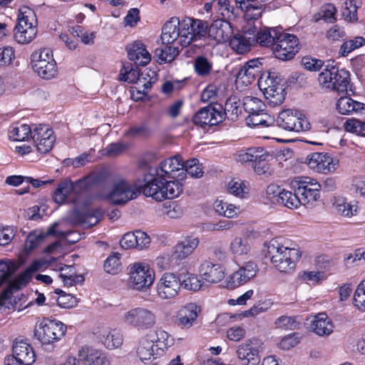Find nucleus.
Returning a JSON list of instances; mask_svg holds the SVG:
<instances>
[{"label":"nucleus","mask_w":365,"mask_h":365,"mask_svg":"<svg viewBox=\"0 0 365 365\" xmlns=\"http://www.w3.org/2000/svg\"><path fill=\"white\" fill-rule=\"evenodd\" d=\"M105 180L106 176L102 173H91L75 182L65 180L58 185L53 193V200L58 204L74 202L83 190L102 184Z\"/></svg>","instance_id":"nucleus-4"},{"label":"nucleus","mask_w":365,"mask_h":365,"mask_svg":"<svg viewBox=\"0 0 365 365\" xmlns=\"http://www.w3.org/2000/svg\"><path fill=\"white\" fill-rule=\"evenodd\" d=\"M99 341L108 349L119 347L123 344V336L116 329L103 330L98 336Z\"/></svg>","instance_id":"nucleus-42"},{"label":"nucleus","mask_w":365,"mask_h":365,"mask_svg":"<svg viewBox=\"0 0 365 365\" xmlns=\"http://www.w3.org/2000/svg\"><path fill=\"white\" fill-rule=\"evenodd\" d=\"M17 266L11 260H0V285L6 282L16 272Z\"/></svg>","instance_id":"nucleus-58"},{"label":"nucleus","mask_w":365,"mask_h":365,"mask_svg":"<svg viewBox=\"0 0 365 365\" xmlns=\"http://www.w3.org/2000/svg\"><path fill=\"white\" fill-rule=\"evenodd\" d=\"M161 212L169 218L177 219L182 216L184 209L176 202H167L162 205Z\"/></svg>","instance_id":"nucleus-55"},{"label":"nucleus","mask_w":365,"mask_h":365,"mask_svg":"<svg viewBox=\"0 0 365 365\" xmlns=\"http://www.w3.org/2000/svg\"><path fill=\"white\" fill-rule=\"evenodd\" d=\"M364 106V103L354 101L349 96L341 97L336 104L337 111L341 115H351L362 112Z\"/></svg>","instance_id":"nucleus-39"},{"label":"nucleus","mask_w":365,"mask_h":365,"mask_svg":"<svg viewBox=\"0 0 365 365\" xmlns=\"http://www.w3.org/2000/svg\"><path fill=\"white\" fill-rule=\"evenodd\" d=\"M31 65L34 72L43 79H51L57 75L56 62L53 51L48 48L34 51Z\"/></svg>","instance_id":"nucleus-11"},{"label":"nucleus","mask_w":365,"mask_h":365,"mask_svg":"<svg viewBox=\"0 0 365 365\" xmlns=\"http://www.w3.org/2000/svg\"><path fill=\"white\" fill-rule=\"evenodd\" d=\"M182 283L180 277L174 272L163 273L155 283L156 295L162 300H172L180 294Z\"/></svg>","instance_id":"nucleus-16"},{"label":"nucleus","mask_w":365,"mask_h":365,"mask_svg":"<svg viewBox=\"0 0 365 365\" xmlns=\"http://www.w3.org/2000/svg\"><path fill=\"white\" fill-rule=\"evenodd\" d=\"M71 34L73 37H77L85 44H89L93 42L94 34L84 31L81 26H75L70 30Z\"/></svg>","instance_id":"nucleus-64"},{"label":"nucleus","mask_w":365,"mask_h":365,"mask_svg":"<svg viewBox=\"0 0 365 365\" xmlns=\"http://www.w3.org/2000/svg\"><path fill=\"white\" fill-rule=\"evenodd\" d=\"M246 123L251 128H267L274 123V119L264 111L249 114Z\"/></svg>","instance_id":"nucleus-43"},{"label":"nucleus","mask_w":365,"mask_h":365,"mask_svg":"<svg viewBox=\"0 0 365 365\" xmlns=\"http://www.w3.org/2000/svg\"><path fill=\"white\" fill-rule=\"evenodd\" d=\"M61 273L59 277L61 278L63 282L66 286L71 287L78 283H81L84 281V278L81 274H73V266L61 267L60 268Z\"/></svg>","instance_id":"nucleus-50"},{"label":"nucleus","mask_w":365,"mask_h":365,"mask_svg":"<svg viewBox=\"0 0 365 365\" xmlns=\"http://www.w3.org/2000/svg\"><path fill=\"white\" fill-rule=\"evenodd\" d=\"M277 125L285 130L293 132L307 131L311 128L304 114L298 110L286 109L281 111L276 120Z\"/></svg>","instance_id":"nucleus-17"},{"label":"nucleus","mask_w":365,"mask_h":365,"mask_svg":"<svg viewBox=\"0 0 365 365\" xmlns=\"http://www.w3.org/2000/svg\"><path fill=\"white\" fill-rule=\"evenodd\" d=\"M281 33L282 29L277 27L257 29V32H255V44L258 43L260 46L272 48Z\"/></svg>","instance_id":"nucleus-38"},{"label":"nucleus","mask_w":365,"mask_h":365,"mask_svg":"<svg viewBox=\"0 0 365 365\" xmlns=\"http://www.w3.org/2000/svg\"><path fill=\"white\" fill-rule=\"evenodd\" d=\"M229 194L239 199H247L250 195V183L240 178L231 179L226 185Z\"/></svg>","instance_id":"nucleus-40"},{"label":"nucleus","mask_w":365,"mask_h":365,"mask_svg":"<svg viewBox=\"0 0 365 365\" xmlns=\"http://www.w3.org/2000/svg\"><path fill=\"white\" fill-rule=\"evenodd\" d=\"M148 71V70H145L143 72L140 73L137 68H134L130 63H128L124 64L123 68L120 69L119 80L129 83L138 84V81L141 78L142 75Z\"/></svg>","instance_id":"nucleus-47"},{"label":"nucleus","mask_w":365,"mask_h":365,"mask_svg":"<svg viewBox=\"0 0 365 365\" xmlns=\"http://www.w3.org/2000/svg\"><path fill=\"white\" fill-rule=\"evenodd\" d=\"M261 343L256 339H248L240 344L237 356L242 365H258L260 361Z\"/></svg>","instance_id":"nucleus-25"},{"label":"nucleus","mask_w":365,"mask_h":365,"mask_svg":"<svg viewBox=\"0 0 365 365\" xmlns=\"http://www.w3.org/2000/svg\"><path fill=\"white\" fill-rule=\"evenodd\" d=\"M128 284L130 288L138 292H145L150 288L155 282V274L150 265L144 262L130 264L128 267Z\"/></svg>","instance_id":"nucleus-9"},{"label":"nucleus","mask_w":365,"mask_h":365,"mask_svg":"<svg viewBox=\"0 0 365 365\" xmlns=\"http://www.w3.org/2000/svg\"><path fill=\"white\" fill-rule=\"evenodd\" d=\"M173 336L162 329L150 330L143 336L137 348V356L143 362L163 356L173 346Z\"/></svg>","instance_id":"nucleus-3"},{"label":"nucleus","mask_w":365,"mask_h":365,"mask_svg":"<svg viewBox=\"0 0 365 365\" xmlns=\"http://www.w3.org/2000/svg\"><path fill=\"white\" fill-rule=\"evenodd\" d=\"M101 217L102 212L100 210H89L80 214L78 223L84 227H91L96 225Z\"/></svg>","instance_id":"nucleus-52"},{"label":"nucleus","mask_w":365,"mask_h":365,"mask_svg":"<svg viewBox=\"0 0 365 365\" xmlns=\"http://www.w3.org/2000/svg\"><path fill=\"white\" fill-rule=\"evenodd\" d=\"M128 58L140 66H146L151 61V55L145 46L140 41H135L126 48Z\"/></svg>","instance_id":"nucleus-35"},{"label":"nucleus","mask_w":365,"mask_h":365,"mask_svg":"<svg viewBox=\"0 0 365 365\" xmlns=\"http://www.w3.org/2000/svg\"><path fill=\"white\" fill-rule=\"evenodd\" d=\"M201 21L206 26L205 34L207 33L209 38L217 43H224L230 38L232 29L229 21L218 19L215 20L209 27L205 22Z\"/></svg>","instance_id":"nucleus-29"},{"label":"nucleus","mask_w":365,"mask_h":365,"mask_svg":"<svg viewBox=\"0 0 365 365\" xmlns=\"http://www.w3.org/2000/svg\"><path fill=\"white\" fill-rule=\"evenodd\" d=\"M199 271L202 279L210 284H217L225 278V267L210 260L202 262Z\"/></svg>","instance_id":"nucleus-30"},{"label":"nucleus","mask_w":365,"mask_h":365,"mask_svg":"<svg viewBox=\"0 0 365 365\" xmlns=\"http://www.w3.org/2000/svg\"><path fill=\"white\" fill-rule=\"evenodd\" d=\"M307 164L313 171L322 174L333 173L338 167V160L334 158L329 153L315 152L307 156Z\"/></svg>","instance_id":"nucleus-21"},{"label":"nucleus","mask_w":365,"mask_h":365,"mask_svg":"<svg viewBox=\"0 0 365 365\" xmlns=\"http://www.w3.org/2000/svg\"><path fill=\"white\" fill-rule=\"evenodd\" d=\"M365 45V38L363 36H355L345 41L340 46L339 54L343 57L347 56L350 53Z\"/></svg>","instance_id":"nucleus-51"},{"label":"nucleus","mask_w":365,"mask_h":365,"mask_svg":"<svg viewBox=\"0 0 365 365\" xmlns=\"http://www.w3.org/2000/svg\"><path fill=\"white\" fill-rule=\"evenodd\" d=\"M224 119L223 108L220 105L208 106L200 109L193 116V123L202 127L215 125Z\"/></svg>","instance_id":"nucleus-27"},{"label":"nucleus","mask_w":365,"mask_h":365,"mask_svg":"<svg viewBox=\"0 0 365 365\" xmlns=\"http://www.w3.org/2000/svg\"><path fill=\"white\" fill-rule=\"evenodd\" d=\"M262 63L258 58L248 61L242 66L237 75L235 85L238 89H243L244 87L252 84L261 71Z\"/></svg>","instance_id":"nucleus-26"},{"label":"nucleus","mask_w":365,"mask_h":365,"mask_svg":"<svg viewBox=\"0 0 365 365\" xmlns=\"http://www.w3.org/2000/svg\"><path fill=\"white\" fill-rule=\"evenodd\" d=\"M206 26L201 20L185 17L172 18L163 27L161 39L167 46L155 50L160 63L173 61L179 53V46L187 47L193 41L204 37Z\"/></svg>","instance_id":"nucleus-1"},{"label":"nucleus","mask_w":365,"mask_h":365,"mask_svg":"<svg viewBox=\"0 0 365 365\" xmlns=\"http://www.w3.org/2000/svg\"><path fill=\"white\" fill-rule=\"evenodd\" d=\"M37 28H31L29 26H24L21 24H16L14 29V40L20 44H26L31 42L36 37Z\"/></svg>","instance_id":"nucleus-45"},{"label":"nucleus","mask_w":365,"mask_h":365,"mask_svg":"<svg viewBox=\"0 0 365 365\" xmlns=\"http://www.w3.org/2000/svg\"><path fill=\"white\" fill-rule=\"evenodd\" d=\"M155 81L156 73L155 71L149 70L147 73H143L141 78L138 80V84H135L130 90L131 98L135 101L143 100Z\"/></svg>","instance_id":"nucleus-33"},{"label":"nucleus","mask_w":365,"mask_h":365,"mask_svg":"<svg viewBox=\"0 0 365 365\" xmlns=\"http://www.w3.org/2000/svg\"><path fill=\"white\" fill-rule=\"evenodd\" d=\"M257 84L270 104L277 106L284 101L285 92L282 79L279 78L274 72L262 74Z\"/></svg>","instance_id":"nucleus-10"},{"label":"nucleus","mask_w":365,"mask_h":365,"mask_svg":"<svg viewBox=\"0 0 365 365\" xmlns=\"http://www.w3.org/2000/svg\"><path fill=\"white\" fill-rule=\"evenodd\" d=\"M31 138L37 151L41 154L48 153L53 147L56 136L52 128L48 125H33Z\"/></svg>","instance_id":"nucleus-22"},{"label":"nucleus","mask_w":365,"mask_h":365,"mask_svg":"<svg viewBox=\"0 0 365 365\" xmlns=\"http://www.w3.org/2000/svg\"><path fill=\"white\" fill-rule=\"evenodd\" d=\"M242 106L249 114L264 111L265 104L258 98L254 96H245L242 99Z\"/></svg>","instance_id":"nucleus-54"},{"label":"nucleus","mask_w":365,"mask_h":365,"mask_svg":"<svg viewBox=\"0 0 365 365\" xmlns=\"http://www.w3.org/2000/svg\"><path fill=\"white\" fill-rule=\"evenodd\" d=\"M17 24H21L24 26L37 28V19L34 11L26 6H21L19 9Z\"/></svg>","instance_id":"nucleus-48"},{"label":"nucleus","mask_w":365,"mask_h":365,"mask_svg":"<svg viewBox=\"0 0 365 365\" xmlns=\"http://www.w3.org/2000/svg\"><path fill=\"white\" fill-rule=\"evenodd\" d=\"M185 162L180 155H175L164 160L160 165L150 170V175L153 178L163 177L179 178L185 176L184 173Z\"/></svg>","instance_id":"nucleus-19"},{"label":"nucleus","mask_w":365,"mask_h":365,"mask_svg":"<svg viewBox=\"0 0 365 365\" xmlns=\"http://www.w3.org/2000/svg\"><path fill=\"white\" fill-rule=\"evenodd\" d=\"M104 269L111 274H118L121 269L120 257L118 253L110 255L104 262Z\"/></svg>","instance_id":"nucleus-60"},{"label":"nucleus","mask_w":365,"mask_h":365,"mask_svg":"<svg viewBox=\"0 0 365 365\" xmlns=\"http://www.w3.org/2000/svg\"><path fill=\"white\" fill-rule=\"evenodd\" d=\"M277 203L289 209H297L300 206L297 193H293L284 189H282V192L278 195Z\"/></svg>","instance_id":"nucleus-49"},{"label":"nucleus","mask_w":365,"mask_h":365,"mask_svg":"<svg viewBox=\"0 0 365 365\" xmlns=\"http://www.w3.org/2000/svg\"><path fill=\"white\" fill-rule=\"evenodd\" d=\"M213 208L219 215L227 218L237 217L241 212L240 206H236L220 199H217L214 202Z\"/></svg>","instance_id":"nucleus-44"},{"label":"nucleus","mask_w":365,"mask_h":365,"mask_svg":"<svg viewBox=\"0 0 365 365\" xmlns=\"http://www.w3.org/2000/svg\"><path fill=\"white\" fill-rule=\"evenodd\" d=\"M292 187L299 197L300 205L312 207L320 197L321 185L308 176H297L291 181Z\"/></svg>","instance_id":"nucleus-8"},{"label":"nucleus","mask_w":365,"mask_h":365,"mask_svg":"<svg viewBox=\"0 0 365 365\" xmlns=\"http://www.w3.org/2000/svg\"><path fill=\"white\" fill-rule=\"evenodd\" d=\"M78 356L86 365H112V356L101 349L83 346Z\"/></svg>","instance_id":"nucleus-28"},{"label":"nucleus","mask_w":365,"mask_h":365,"mask_svg":"<svg viewBox=\"0 0 365 365\" xmlns=\"http://www.w3.org/2000/svg\"><path fill=\"white\" fill-rule=\"evenodd\" d=\"M201 307L196 302H188L182 306L175 316V324L181 329H188L197 323Z\"/></svg>","instance_id":"nucleus-24"},{"label":"nucleus","mask_w":365,"mask_h":365,"mask_svg":"<svg viewBox=\"0 0 365 365\" xmlns=\"http://www.w3.org/2000/svg\"><path fill=\"white\" fill-rule=\"evenodd\" d=\"M33 127L26 123H16L10 125L8 137L13 141H25L31 138Z\"/></svg>","instance_id":"nucleus-41"},{"label":"nucleus","mask_w":365,"mask_h":365,"mask_svg":"<svg viewBox=\"0 0 365 365\" xmlns=\"http://www.w3.org/2000/svg\"><path fill=\"white\" fill-rule=\"evenodd\" d=\"M357 8L354 0H345L341 12L346 21L356 22L358 20Z\"/></svg>","instance_id":"nucleus-57"},{"label":"nucleus","mask_w":365,"mask_h":365,"mask_svg":"<svg viewBox=\"0 0 365 365\" xmlns=\"http://www.w3.org/2000/svg\"><path fill=\"white\" fill-rule=\"evenodd\" d=\"M335 212L343 217H351L358 214L359 202L355 200H348L346 197L338 196L333 203Z\"/></svg>","instance_id":"nucleus-36"},{"label":"nucleus","mask_w":365,"mask_h":365,"mask_svg":"<svg viewBox=\"0 0 365 365\" xmlns=\"http://www.w3.org/2000/svg\"><path fill=\"white\" fill-rule=\"evenodd\" d=\"M336 9L332 4L323 5L319 11L314 16L315 21L323 19L327 22L332 23L336 20Z\"/></svg>","instance_id":"nucleus-56"},{"label":"nucleus","mask_w":365,"mask_h":365,"mask_svg":"<svg viewBox=\"0 0 365 365\" xmlns=\"http://www.w3.org/2000/svg\"><path fill=\"white\" fill-rule=\"evenodd\" d=\"M47 267V262L43 259L33 261L31 264L21 273L15 279L9 282L8 287L5 289L0 296V306H4L7 301L11 302V295L14 290H17L26 286L30 281L34 273L42 271Z\"/></svg>","instance_id":"nucleus-14"},{"label":"nucleus","mask_w":365,"mask_h":365,"mask_svg":"<svg viewBox=\"0 0 365 365\" xmlns=\"http://www.w3.org/2000/svg\"><path fill=\"white\" fill-rule=\"evenodd\" d=\"M353 304L360 311H365V279L357 286L354 294Z\"/></svg>","instance_id":"nucleus-63"},{"label":"nucleus","mask_w":365,"mask_h":365,"mask_svg":"<svg viewBox=\"0 0 365 365\" xmlns=\"http://www.w3.org/2000/svg\"><path fill=\"white\" fill-rule=\"evenodd\" d=\"M44 235L42 232L35 230L31 232L26 240L24 252L26 255H29L33 250L36 249L43 240Z\"/></svg>","instance_id":"nucleus-53"},{"label":"nucleus","mask_w":365,"mask_h":365,"mask_svg":"<svg viewBox=\"0 0 365 365\" xmlns=\"http://www.w3.org/2000/svg\"><path fill=\"white\" fill-rule=\"evenodd\" d=\"M192 178H199L203 175L202 165L197 158H191L185 162L184 172Z\"/></svg>","instance_id":"nucleus-62"},{"label":"nucleus","mask_w":365,"mask_h":365,"mask_svg":"<svg viewBox=\"0 0 365 365\" xmlns=\"http://www.w3.org/2000/svg\"><path fill=\"white\" fill-rule=\"evenodd\" d=\"M47 234L54 235L58 238H65L71 243H75L80 239L79 235L76 232L61 230L56 224L48 230Z\"/></svg>","instance_id":"nucleus-59"},{"label":"nucleus","mask_w":365,"mask_h":365,"mask_svg":"<svg viewBox=\"0 0 365 365\" xmlns=\"http://www.w3.org/2000/svg\"><path fill=\"white\" fill-rule=\"evenodd\" d=\"M299 39L295 35L282 31L277 41L272 46L275 57L282 61H289L299 51Z\"/></svg>","instance_id":"nucleus-18"},{"label":"nucleus","mask_w":365,"mask_h":365,"mask_svg":"<svg viewBox=\"0 0 365 365\" xmlns=\"http://www.w3.org/2000/svg\"><path fill=\"white\" fill-rule=\"evenodd\" d=\"M267 255L274 267L286 274L294 270L301 256L299 250L284 237L272 239L267 245Z\"/></svg>","instance_id":"nucleus-2"},{"label":"nucleus","mask_w":365,"mask_h":365,"mask_svg":"<svg viewBox=\"0 0 365 365\" xmlns=\"http://www.w3.org/2000/svg\"><path fill=\"white\" fill-rule=\"evenodd\" d=\"M275 0H235L237 7L245 11L244 25H254L255 32L257 29H260L261 24L256 21L262 14V9L265 6H268L269 9H277L279 6V3H275Z\"/></svg>","instance_id":"nucleus-13"},{"label":"nucleus","mask_w":365,"mask_h":365,"mask_svg":"<svg viewBox=\"0 0 365 365\" xmlns=\"http://www.w3.org/2000/svg\"><path fill=\"white\" fill-rule=\"evenodd\" d=\"M184 176L176 178H153L148 180L143 187V193L147 197H151L157 201L165 199H174L179 197L183 191V184L181 180Z\"/></svg>","instance_id":"nucleus-5"},{"label":"nucleus","mask_w":365,"mask_h":365,"mask_svg":"<svg viewBox=\"0 0 365 365\" xmlns=\"http://www.w3.org/2000/svg\"><path fill=\"white\" fill-rule=\"evenodd\" d=\"M199 245V240L194 236H187L178 241L173 247V255L176 259L183 260L189 257Z\"/></svg>","instance_id":"nucleus-34"},{"label":"nucleus","mask_w":365,"mask_h":365,"mask_svg":"<svg viewBox=\"0 0 365 365\" xmlns=\"http://www.w3.org/2000/svg\"><path fill=\"white\" fill-rule=\"evenodd\" d=\"M255 31L254 25H243L242 31L229 39L231 48L239 54L249 51L251 46L255 45Z\"/></svg>","instance_id":"nucleus-23"},{"label":"nucleus","mask_w":365,"mask_h":365,"mask_svg":"<svg viewBox=\"0 0 365 365\" xmlns=\"http://www.w3.org/2000/svg\"><path fill=\"white\" fill-rule=\"evenodd\" d=\"M122 320L127 326L144 331L155 325L157 317L152 310L137 307L126 311L123 315Z\"/></svg>","instance_id":"nucleus-12"},{"label":"nucleus","mask_w":365,"mask_h":365,"mask_svg":"<svg viewBox=\"0 0 365 365\" xmlns=\"http://www.w3.org/2000/svg\"><path fill=\"white\" fill-rule=\"evenodd\" d=\"M258 271L257 265L252 261L242 264L239 268L227 276L225 283L230 289L238 288L253 279Z\"/></svg>","instance_id":"nucleus-20"},{"label":"nucleus","mask_w":365,"mask_h":365,"mask_svg":"<svg viewBox=\"0 0 365 365\" xmlns=\"http://www.w3.org/2000/svg\"><path fill=\"white\" fill-rule=\"evenodd\" d=\"M265 156V150L262 148H250L246 150H241L235 154L236 161L245 163L254 162L256 160H263Z\"/></svg>","instance_id":"nucleus-46"},{"label":"nucleus","mask_w":365,"mask_h":365,"mask_svg":"<svg viewBox=\"0 0 365 365\" xmlns=\"http://www.w3.org/2000/svg\"><path fill=\"white\" fill-rule=\"evenodd\" d=\"M228 251L235 262L249 257L252 251L250 239L247 237H235L229 244Z\"/></svg>","instance_id":"nucleus-32"},{"label":"nucleus","mask_w":365,"mask_h":365,"mask_svg":"<svg viewBox=\"0 0 365 365\" xmlns=\"http://www.w3.org/2000/svg\"><path fill=\"white\" fill-rule=\"evenodd\" d=\"M17 232L16 227L0 224V246H6L13 240Z\"/></svg>","instance_id":"nucleus-61"},{"label":"nucleus","mask_w":365,"mask_h":365,"mask_svg":"<svg viewBox=\"0 0 365 365\" xmlns=\"http://www.w3.org/2000/svg\"><path fill=\"white\" fill-rule=\"evenodd\" d=\"M350 81V73L344 68L328 63L318 76L319 87L325 91L346 93Z\"/></svg>","instance_id":"nucleus-6"},{"label":"nucleus","mask_w":365,"mask_h":365,"mask_svg":"<svg viewBox=\"0 0 365 365\" xmlns=\"http://www.w3.org/2000/svg\"><path fill=\"white\" fill-rule=\"evenodd\" d=\"M13 358L18 363L32 364L36 361V354L32 346L24 339H16L12 348Z\"/></svg>","instance_id":"nucleus-31"},{"label":"nucleus","mask_w":365,"mask_h":365,"mask_svg":"<svg viewBox=\"0 0 365 365\" xmlns=\"http://www.w3.org/2000/svg\"><path fill=\"white\" fill-rule=\"evenodd\" d=\"M66 327L58 320L43 319L35 329V336L43 344L59 341L65 335Z\"/></svg>","instance_id":"nucleus-15"},{"label":"nucleus","mask_w":365,"mask_h":365,"mask_svg":"<svg viewBox=\"0 0 365 365\" xmlns=\"http://www.w3.org/2000/svg\"><path fill=\"white\" fill-rule=\"evenodd\" d=\"M101 173L105 175L106 180L99 185L103 186L99 194L101 198L107 200L113 204L120 205L135 199L140 194V190L136 185L122 178L115 180L112 183L110 190L107 191L104 185L108 181V175Z\"/></svg>","instance_id":"nucleus-7"},{"label":"nucleus","mask_w":365,"mask_h":365,"mask_svg":"<svg viewBox=\"0 0 365 365\" xmlns=\"http://www.w3.org/2000/svg\"><path fill=\"white\" fill-rule=\"evenodd\" d=\"M312 330L319 336H328L333 332L334 324L326 313H319L311 322Z\"/></svg>","instance_id":"nucleus-37"}]
</instances>
